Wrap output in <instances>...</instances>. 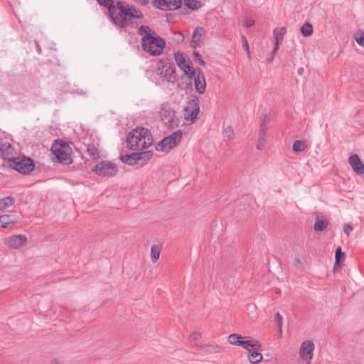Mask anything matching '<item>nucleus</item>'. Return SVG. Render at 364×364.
I'll list each match as a JSON object with an SVG mask.
<instances>
[{
    "mask_svg": "<svg viewBox=\"0 0 364 364\" xmlns=\"http://www.w3.org/2000/svg\"><path fill=\"white\" fill-rule=\"evenodd\" d=\"M138 33L142 36L143 50L152 56L160 55L166 47V42L160 36H154L155 33L149 26L142 25L139 28Z\"/></svg>",
    "mask_w": 364,
    "mask_h": 364,
    "instance_id": "f257e3e1",
    "label": "nucleus"
},
{
    "mask_svg": "<svg viewBox=\"0 0 364 364\" xmlns=\"http://www.w3.org/2000/svg\"><path fill=\"white\" fill-rule=\"evenodd\" d=\"M126 141L130 149L140 151L152 144L153 136L148 129L136 127L128 134Z\"/></svg>",
    "mask_w": 364,
    "mask_h": 364,
    "instance_id": "f03ea898",
    "label": "nucleus"
},
{
    "mask_svg": "<svg viewBox=\"0 0 364 364\" xmlns=\"http://www.w3.org/2000/svg\"><path fill=\"white\" fill-rule=\"evenodd\" d=\"M51 150L58 161L65 165L73 163L72 149L68 143L63 139L55 140L52 145Z\"/></svg>",
    "mask_w": 364,
    "mask_h": 364,
    "instance_id": "7ed1b4c3",
    "label": "nucleus"
},
{
    "mask_svg": "<svg viewBox=\"0 0 364 364\" xmlns=\"http://www.w3.org/2000/svg\"><path fill=\"white\" fill-rule=\"evenodd\" d=\"M183 132L178 129L171 135L162 139L155 146L158 151L168 152L174 147H176L181 141Z\"/></svg>",
    "mask_w": 364,
    "mask_h": 364,
    "instance_id": "20e7f679",
    "label": "nucleus"
},
{
    "mask_svg": "<svg viewBox=\"0 0 364 364\" xmlns=\"http://www.w3.org/2000/svg\"><path fill=\"white\" fill-rule=\"evenodd\" d=\"M159 115L166 127L175 128L178 126L179 119L176 115V112L167 103L161 105Z\"/></svg>",
    "mask_w": 364,
    "mask_h": 364,
    "instance_id": "39448f33",
    "label": "nucleus"
},
{
    "mask_svg": "<svg viewBox=\"0 0 364 364\" xmlns=\"http://www.w3.org/2000/svg\"><path fill=\"white\" fill-rule=\"evenodd\" d=\"M100 6L108 9V16L111 21L117 27L125 28L126 21L124 18H119L117 14V4L114 5L113 0H97Z\"/></svg>",
    "mask_w": 364,
    "mask_h": 364,
    "instance_id": "423d86ee",
    "label": "nucleus"
},
{
    "mask_svg": "<svg viewBox=\"0 0 364 364\" xmlns=\"http://www.w3.org/2000/svg\"><path fill=\"white\" fill-rule=\"evenodd\" d=\"M188 82L186 83V86L180 85L181 89L186 90L189 88L192 84L193 79L194 80V84L196 91L199 94H203L206 90V81L204 73L201 70H196L194 75L186 76Z\"/></svg>",
    "mask_w": 364,
    "mask_h": 364,
    "instance_id": "0eeeda50",
    "label": "nucleus"
},
{
    "mask_svg": "<svg viewBox=\"0 0 364 364\" xmlns=\"http://www.w3.org/2000/svg\"><path fill=\"white\" fill-rule=\"evenodd\" d=\"M117 15L119 18H124L126 21V26H129V17L134 18H143L144 15L142 12L136 9L134 6H124L122 1H117Z\"/></svg>",
    "mask_w": 364,
    "mask_h": 364,
    "instance_id": "6e6552de",
    "label": "nucleus"
},
{
    "mask_svg": "<svg viewBox=\"0 0 364 364\" xmlns=\"http://www.w3.org/2000/svg\"><path fill=\"white\" fill-rule=\"evenodd\" d=\"M35 161L28 157H17L12 160L13 168L21 173H31L35 168Z\"/></svg>",
    "mask_w": 364,
    "mask_h": 364,
    "instance_id": "1a4fd4ad",
    "label": "nucleus"
},
{
    "mask_svg": "<svg viewBox=\"0 0 364 364\" xmlns=\"http://www.w3.org/2000/svg\"><path fill=\"white\" fill-rule=\"evenodd\" d=\"M92 171L98 176L112 177L117 174L118 168L114 163L102 161L93 167Z\"/></svg>",
    "mask_w": 364,
    "mask_h": 364,
    "instance_id": "9d476101",
    "label": "nucleus"
},
{
    "mask_svg": "<svg viewBox=\"0 0 364 364\" xmlns=\"http://www.w3.org/2000/svg\"><path fill=\"white\" fill-rule=\"evenodd\" d=\"M199 98L193 97L190 101L188 102L186 106L183 110V117L186 121L194 122L198 118L200 112Z\"/></svg>",
    "mask_w": 364,
    "mask_h": 364,
    "instance_id": "9b49d317",
    "label": "nucleus"
},
{
    "mask_svg": "<svg viewBox=\"0 0 364 364\" xmlns=\"http://www.w3.org/2000/svg\"><path fill=\"white\" fill-rule=\"evenodd\" d=\"M174 59L178 66L184 72L186 76L194 75L195 69L191 67V61L183 52H176Z\"/></svg>",
    "mask_w": 364,
    "mask_h": 364,
    "instance_id": "f8f14e48",
    "label": "nucleus"
},
{
    "mask_svg": "<svg viewBox=\"0 0 364 364\" xmlns=\"http://www.w3.org/2000/svg\"><path fill=\"white\" fill-rule=\"evenodd\" d=\"M154 5L163 11H174L182 5L181 0H154Z\"/></svg>",
    "mask_w": 364,
    "mask_h": 364,
    "instance_id": "ddd939ff",
    "label": "nucleus"
},
{
    "mask_svg": "<svg viewBox=\"0 0 364 364\" xmlns=\"http://www.w3.org/2000/svg\"><path fill=\"white\" fill-rule=\"evenodd\" d=\"M314 343L312 341L306 340L302 342L300 349H299V355L300 357L305 360H307L309 363L311 362L314 350Z\"/></svg>",
    "mask_w": 364,
    "mask_h": 364,
    "instance_id": "4468645a",
    "label": "nucleus"
},
{
    "mask_svg": "<svg viewBox=\"0 0 364 364\" xmlns=\"http://www.w3.org/2000/svg\"><path fill=\"white\" fill-rule=\"evenodd\" d=\"M27 238L23 235H15L5 239V245L12 249H18L26 245Z\"/></svg>",
    "mask_w": 364,
    "mask_h": 364,
    "instance_id": "2eb2a0df",
    "label": "nucleus"
},
{
    "mask_svg": "<svg viewBox=\"0 0 364 364\" xmlns=\"http://www.w3.org/2000/svg\"><path fill=\"white\" fill-rule=\"evenodd\" d=\"M286 33L287 28L285 27L277 28L273 31L274 47L272 50V56L269 59L270 61L274 59L275 54L279 50V45L284 40V37Z\"/></svg>",
    "mask_w": 364,
    "mask_h": 364,
    "instance_id": "dca6fc26",
    "label": "nucleus"
},
{
    "mask_svg": "<svg viewBox=\"0 0 364 364\" xmlns=\"http://www.w3.org/2000/svg\"><path fill=\"white\" fill-rule=\"evenodd\" d=\"M348 163L357 175L364 176V164L361 162L357 154H353L350 156L348 159Z\"/></svg>",
    "mask_w": 364,
    "mask_h": 364,
    "instance_id": "f3484780",
    "label": "nucleus"
},
{
    "mask_svg": "<svg viewBox=\"0 0 364 364\" xmlns=\"http://www.w3.org/2000/svg\"><path fill=\"white\" fill-rule=\"evenodd\" d=\"M204 36V29L202 27L198 26L193 32L192 40L190 43L191 46L194 48L200 47L203 43Z\"/></svg>",
    "mask_w": 364,
    "mask_h": 364,
    "instance_id": "a211bd4d",
    "label": "nucleus"
},
{
    "mask_svg": "<svg viewBox=\"0 0 364 364\" xmlns=\"http://www.w3.org/2000/svg\"><path fill=\"white\" fill-rule=\"evenodd\" d=\"M240 346L250 352L254 350H260L261 348L259 342L252 337H245Z\"/></svg>",
    "mask_w": 364,
    "mask_h": 364,
    "instance_id": "6ab92c4d",
    "label": "nucleus"
},
{
    "mask_svg": "<svg viewBox=\"0 0 364 364\" xmlns=\"http://www.w3.org/2000/svg\"><path fill=\"white\" fill-rule=\"evenodd\" d=\"M160 74L164 77L166 80L171 82L176 77L175 68L171 65H163L160 69Z\"/></svg>",
    "mask_w": 364,
    "mask_h": 364,
    "instance_id": "aec40b11",
    "label": "nucleus"
},
{
    "mask_svg": "<svg viewBox=\"0 0 364 364\" xmlns=\"http://www.w3.org/2000/svg\"><path fill=\"white\" fill-rule=\"evenodd\" d=\"M153 154V151H144L135 152L134 156H136L138 165L143 166L152 158Z\"/></svg>",
    "mask_w": 364,
    "mask_h": 364,
    "instance_id": "412c9836",
    "label": "nucleus"
},
{
    "mask_svg": "<svg viewBox=\"0 0 364 364\" xmlns=\"http://www.w3.org/2000/svg\"><path fill=\"white\" fill-rule=\"evenodd\" d=\"M16 219L10 215H0V228H9L11 225H14Z\"/></svg>",
    "mask_w": 364,
    "mask_h": 364,
    "instance_id": "4be33fe9",
    "label": "nucleus"
},
{
    "mask_svg": "<svg viewBox=\"0 0 364 364\" xmlns=\"http://www.w3.org/2000/svg\"><path fill=\"white\" fill-rule=\"evenodd\" d=\"M134 155L135 152L132 154H122L120 155L119 159L125 164L129 166L138 165L136 156Z\"/></svg>",
    "mask_w": 364,
    "mask_h": 364,
    "instance_id": "5701e85b",
    "label": "nucleus"
},
{
    "mask_svg": "<svg viewBox=\"0 0 364 364\" xmlns=\"http://www.w3.org/2000/svg\"><path fill=\"white\" fill-rule=\"evenodd\" d=\"M161 252V247L159 245H154L151 248V259L153 263H156L159 259Z\"/></svg>",
    "mask_w": 364,
    "mask_h": 364,
    "instance_id": "b1692460",
    "label": "nucleus"
},
{
    "mask_svg": "<svg viewBox=\"0 0 364 364\" xmlns=\"http://www.w3.org/2000/svg\"><path fill=\"white\" fill-rule=\"evenodd\" d=\"M258 350H254L249 353L248 358L250 363L255 364L262 360L263 356Z\"/></svg>",
    "mask_w": 364,
    "mask_h": 364,
    "instance_id": "393cba45",
    "label": "nucleus"
},
{
    "mask_svg": "<svg viewBox=\"0 0 364 364\" xmlns=\"http://www.w3.org/2000/svg\"><path fill=\"white\" fill-rule=\"evenodd\" d=\"M307 148L306 141L296 140L292 145V150L294 153H299L304 151Z\"/></svg>",
    "mask_w": 364,
    "mask_h": 364,
    "instance_id": "a878e982",
    "label": "nucleus"
},
{
    "mask_svg": "<svg viewBox=\"0 0 364 364\" xmlns=\"http://www.w3.org/2000/svg\"><path fill=\"white\" fill-rule=\"evenodd\" d=\"M245 337L237 333H232L228 336V342L235 346H241Z\"/></svg>",
    "mask_w": 364,
    "mask_h": 364,
    "instance_id": "bb28decb",
    "label": "nucleus"
},
{
    "mask_svg": "<svg viewBox=\"0 0 364 364\" xmlns=\"http://www.w3.org/2000/svg\"><path fill=\"white\" fill-rule=\"evenodd\" d=\"M328 222L327 220H319L317 219L314 225V230L316 232H322L328 227Z\"/></svg>",
    "mask_w": 364,
    "mask_h": 364,
    "instance_id": "cd10ccee",
    "label": "nucleus"
},
{
    "mask_svg": "<svg viewBox=\"0 0 364 364\" xmlns=\"http://www.w3.org/2000/svg\"><path fill=\"white\" fill-rule=\"evenodd\" d=\"M224 141L230 142L232 140L234 136V129L231 126H228L223 131Z\"/></svg>",
    "mask_w": 364,
    "mask_h": 364,
    "instance_id": "c85d7f7f",
    "label": "nucleus"
},
{
    "mask_svg": "<svg viewBox=\"0 0 364 364\" xmlns=\"http://www.w3.org/2000/svg\"><path fill=\"white\" fill-rule=\"evenodd\" d=\"M14 198L11 196H7L0 199V210H3L14 203Z\"/></svg>",
    "mask_w": 364,
    "mask_h": 364,
    "instance_id": "c756f323",
    "label": "nucleus"
},
{
    "mask_svg": "<svg viewBox=\"0 0 364 364\" xmlns=\"http://www.w3.org/2000/svg\"><path fill=\"white\" fill-rule=\"evenodd\" d=\"M301 33L305 37H309L313 33V26L309 23L306 22L301 28Z\"/></svg>",
    "mask_w": 364,
    "mask_h": 364,
    "instance_id": "7c9ffc66",
    "label": "nucleus"
},
{
    "mask_svg": "<svg viewBox=\"0 0 364 364\" xmlns=\"http://www.w3.org/2000/svg\"><path fill=\"white\" fill-rule=\"evenodd\" d=\"M87 152L92 159H97L100 156L99 150L93 144L87 145Z\"/></svg>",
    "mask_w": 364,
    "mask_h": 364,
    "instance_id": "2f4dec72",
    "label": "nucleus"
},
{
    "mask_svg": "<svg viewBox=\"0 0 364 364\" xmlns=\"http://www.w3.org/2000/svg\"><path fill=\"white\" fill-rule=\"evenodd\" d=\"M345 253L342 251L341 247H338L336 250V262L334 264V269L340 267V262L344 259Z\"/></svg>",
    "mask_w": 364,
    "mask_h": 364,
    "instance_id": "473e14b6",
    "label": "nucleus"
},
{
    "mask_svg": "<svg viewBox=\"0 0 364 364\" xmlns=\"http://www.w3.org/2000/svg\"><path fill=\"white\" fill-rule=\"evenodd\" d=\"M185 5L191 10L198 9L201 6L200 2L197 0H185Z\"/></svg>",
    "mask_w": 364,
    "mask_h": 364,
    "instance_id": "72a5a7b5",
    "label": "nucleus"
},
{
    "mask_svg": "<svg viewBox=\"0 0 364 364\" xmlns=\"http://www.w3.org/2000/svg\"><path fill=\"white\" fill-rule=\"evenodd\" d=\"M11 149H12L11 145L9 142H5V143L1 144L0 150H1L4 157H6L9 154H10Z\"/></svg>",
    "mask_w": 364,
    "mask_h": 364,
    "instance_id": "f704fd0d",
    "label": "nucleus"
},
{
    "mask_svg": "<svg viewBox=\"0 0 364 364\" xmlns=\"http://www.w3.org/2000/svg\"><path fill=\"white\" fill-rule=\"evenodd\" d=\"M267 125L264 124H261L259 129L258 138H259V141L265 140L266 137V131L267 129Z\"/></svg>",
    "mask_w": 364,
    "mask_h": 364,
    "instance_id": "c9c22d12",
    "label": "nucleus"
},
{
    "mask_svg": "<svg viewBox=\"0 0 364 364\" xmlns=\"http://www.w3.org/2000/svg\"><path fill=\"white\" fill-rule=\"evenodd\" d=\"M355 38L360 46L364 47V31L360 33H355Z\"/></svg>",
    "mask_w": 364,
    "mask_h": 364,
    "instance_id": "e433bc0d",
    "label": "nucleus"
},
{
    "mask_svg": "<svg viewBox=\"0 0 364 364\" xmlns=\"http://www.w3.org/2000/svg\"><path fill=\"white\" fill-rule=\"evenodd\" d=\"M201 338V333L198 331L193 332L188 337L190 342H196Z\"/></svg>",
    "mask_w": 364,
    "mask_h": 364,
    "instance_id": "4c0bfd02",
    "label": "nucleus"
},
{
    "mask_svg": "<svg viewBox=\"0 0 364 364\" xmlns=\"http://www.w3.org/2000/svg\"><path fill=\"white\" fill-rule=\"evenodd\" d=\"M193 54L195 58V60L198 61V63L200 65H205V61L203 60V58H202L201 55L200 54L199 51L194 50Z\"/></svg>",
    "mask_w": 364,
    "mask_h": 364,
    "instance_id": "58836bf2",
    "label": "nucleus"
},
{
    "mask_svg": "<svg viewBox=\"0 0 364 364\" xmlns=\"http://www.w3.org/2000/svg\"><path fill=\"white\" fill-rule=\"evenodd\" d=\"M282 321H283L282 316L279 312H277L275 314V322L277 323V325L279 326L281 331H282Z\"/></svg>",
    "mask_w": 364,
    "mask_h": 364,
    "instance_id": "ea45409f",
    "label": "nucleus"
},
{
    "mask_svg": "<svg viewBox=\"0 0 364 364\" xmlns=\"http://www.w3.org/2000/svg\"><path fill=\"white\" fill-rule=\"evenodd\" d=\"M242 46L247 50L249 58H250V48H249L248 41H247V38L245 36H242Z\"/></svg>",
    "mask_w": 364,
    "mask_h": 364,
    "instance_id": "a19ab883",
    "label": "nucleus"
},
{
    "mask_svg": "<svg viewBox=\"0 0 364 364\" xmlns=\"http://www.w3.org/2000/svg\"><path fill=\"white\" fill-rule=\"evenodd\" d=\"M174 36H175V41L177 43H182L183 41L184 36L181 32H179V31L175 32Z\"/></svg>",
    "mask_w": 364,
    "mask_h": 364,
    "instance_id": "79ce46f5",
    "label": "nucleus"
},
{
    "mask_svg": "<svg viewBox=\"0 0 364 364\" xmlns=\"http://www.w3.org/2000/svg\"><path fill=\"white\" fill-rule=\"evenodd\" d=\"M293 265L297 269L302 268V262L299 257H295L293 259Z\"/></svg>",
    "mask_w": 364,
    "mask_h": 364,
    "instance_id": "37998d69",
    "label": "nucleus"
},
{
    "mask_svg": "<svg viewBox=\"0 0 364 364\" xmlns=\"http://www.w3.org/2000/svg\"><path fill=\"white\" fill-rule=\"evenodd\" d=\"M245 25L247 28H250L255 25V21L249 17H247L245 20Z\"/></svg>",
    "mask_w": 364,
    "mask_h": 364,
    "instance_id": "c03bdc74",
    "label": "nucleus"
},
{
    "mask_svg": "<svg viewBox=\"0 0 364 364\" xmlns=\"http://www.w3.org/2000/svg\"><path fill=\"white\" fill-rule=\"evenodd\" d=\"M353 230V227L350 225L345 224L343 225V231L348 236Z\"/></svg>",
    "mask_w": 364,
    "mask_h": 364,
    "instance_id": "a18cd8bd",
    "label": "nucleus"
},
{
    "mask_svg": "<svg viewBox=\"0 0 364 364\" xmlns=\"http://www.w3.org/2000/svg\"><path fill=\"white\" fill-rule=\"evenodd\" d=\"M212 351L214 353H221L224 351V348L220 346H211Z\"/></svg>",
    "mask_w": 364,
    "mask_h": 364,
    "instance_id": "49530a36",
    "label": "nucleus"
},
{
    "mask_svg": "<svg viewBox=\"0 0 364 364\" xmlns=\"http://www.w3.org/2000/svg\"><path fill=\"white\" fill-rule=\"evenodd\" d=\"M264 141H265V140L259 141V138H258V141H257V144H256V148H257L258 150H261V149H262V148H263V146H264Z\"/></svg>",
    "mask_w": 364,
    "mask_h": 364,
    "instance_id": "de8ad7c7",
    "label": "nucleus"
},
{
    "mask_svg": "<svg viewBox=\"0 0 364 364\" xmlns=\"http://www.w3.org/2000/svg\"><path fill=\"white\" fill-rule=\"evenodd\" d=\"M270 117L267 115V114H265L264 117V119H263V122H262V124H267L268 123H269L270 122Z\"/></svg>",
    "mask_w": 364,
    "mask_h": 364,
    "instance_id": "09e8293b",
    "label": "nucleus"
},
{
    "mask_svg": "<svg viewBox=\"0 0 364 364\" xmlns=\"http://www.w3.org/2000/svg\"><path fill=\"white\" fill-rule=\"evenodd\" d=\"M141 5H146L149 3V0H134Z\"/></svg>",
    "mask_w": 364,
    "mask_h": 364,
    "instance_id": "8fccbe9b",
    "label": "nucleus"
},
{
    "mask_svg": "<svg viewBox=\"0 0 364 364\" xmlns=\"http://www.w3.org/2000/svg\"><path fill=\"white\" fill-rule=\"evenodd\" d=\"M36 48H37L38 53H41V51H42L41 48L37 41H36Z\"/></svg>",
    "mask_w": 364,
    "mask_h": 364,
    "instance_id": "3c124183",
    "label": "nucleus"
},
{
    "mask_svg": "<svg viewBox=\"0 0 364 364\" xmlns=\"http://www.w3.org/2000/svg\"><path fill=\"white\" fill-rule=\"evenodd\" d=\"M59 361L56 358H53L50 360V364H58Z\"/></svg>",
    "mask_w": 364,
    "mask_h": 364,
    "instance_id": "603ef678",
    "label": "nucleus"
},
{
    "mask_svg": "<svg viewBox=\"0 0 364 364\" xmlns=\"http://www.w3.org/2000/svg\"><path fill=\"white\" fill-rule=\"evenodd\" d=\"M304 71V69L302 68H299L298 72L300 75H301L302 72Z\"/></svg>",
    "mask_w": 364,
    "mask_h": 364,
    "instance_id": "864d4df0",
    "label": "nucleus"
},
{
    "mask_svg": "<svg viewBox=\"0 0 364 364\" xmlns=\"http://www.w3.org/2000/svg\"><path fill=\"white\" fill-rule=\"evenodd\" d=\"M275 292L277 294H279L281 292V290L279 289H277Z\"/></svg>",
    "mask_w": 364,
    "mask_h": 364,
    "instance_id": "5fc2aeb1",
    "label": "nucleus"
},
{
    "mask_svg": "<svg viewBox=\"0 0 364 364\" xmlns=\"http://www.w3.org/2000/svg\"><path fill=\"white\" fill-rule=\"evenodd\" d=\"M156 48V46L155 45H151V49H155Z\"/></svg>",
    "mask_w": 364,
    "mask_h": 364,
    "instance_id": "6e6d98bb",
    "label": "nucleus"
}]
</instances>
